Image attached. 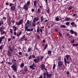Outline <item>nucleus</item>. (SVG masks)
<instances>
[{
	"instance_id": "f257e3e1",
	"label": "nucleus",
	"mask_w": 78,
	"mask_h": 78,
	"mask_svg": "<svg viewBox=\"0 0 78 78\" xmlns=\"http://www.w3.org/2000/svg\"><path fill=\"white\" fill-rule=\"evenodd\" d=\"M12 61L13 62L14 64L11 66V67L12 69H14L15 71H16L17 68H16V67L17 65H16V63H17V61L14 59H12Z\"/></svg>"
},
{
	"instance_id": "f03ea898",
	"label": "nucleus",
	"mask_w": 78,
	"mask_h": 78,
	"mask_svg": "<svg viewBox=\"0 0 78 78\" xmlns=\"http://www.w3.org/2000/svg\"><path fill=\"white\" fill-rule=\"evenodd\" d=\"M37 59H35L34 60V61L36 62V63H38L39 62V60H40V57L38 56L37 57Z\"/></svg>"
},
{
	"instance_id": "7ed1b4c3",
	"label": "nucleus",
	"mask_w": 78,
	"mask_h": 78,
	"mask_svg": "<svg viewBox=\"0 0 78 78\" xmlns=\"http://www.w3.org/2000/svg\"><path fill=\"white\" fill-rule=\"evenodd\" d=\"M16 25H17L18 26H19L20 25H21V24L23 23V20H21L19 21L18 23L17 22H16Z\"/></svg>"
},
{
	"instance_id": "20e7f679",
	"label": "nucleus",
	"mask_w": 78,
	"mask_h": 78,
	"mask_svg": "<svg viewBox=\"0 0 78 78\" xmlns=\"http://www.w3.org/2000/svg\"><path fill=\"white\" fill-rule=\"evenodd\" d=\"M34 67H36V65L35 63H33L32 65L30 66V69H31L32 70H34L35 68H34Z\"/></svg>"
},
{
	"instance_id": "39448f33",
	"label": "nucleus",
	"mask_w": 78,
	"mask_h": 78,
	"mask_svg": "<svg viewBox=\"0 0 78 78\" xmlns=\"http://www.w3.org/2000/svg\"><path fill=\"white\" fill-rule=\"evenodd\" d=\"M63 65V62L62 61L59 62L58 63V67H61V66H62Z\"/></svg>"
},
{
	"instance_id": "423d86ee",
	"label": "nucleus",
	"mask_w": 78,
	"mask_h": 78,
	"mask_svg": "<svg viewBox=\"0 0 78 78\" xmlns=\"http://www.w3.org/2000/svg\"><path fill=\"white\" fill-rule=\"evenodd\" d=\"M28 5H27V4H25L23 6V8H24V9L26 11L28 9Z\"/></svg>"
},
{
	"instance_id": "0eeeda50",
	"label": "nucleus",
	"mask_w": 78,
	"mask_h": 78,
	"mask_svg": "<svg viewBox=\"0 0 78 78\" xmlns=\"http://www.w3.org/2000/svg\"><path fill=\"white\" fill-rule=\"evenodd\" d=\"M46 76H47V78H49H49H50L51 76V74H48V72H47L46 73Z\"/></svg>"
},
{
	"instance_id": "6e6552de",
	"label": "nucleus",
	"mask_w": 78,
	"mask_h": 78,
	"mask_svg": "<svg viewBox=\"0 0 78 78\" xmlns=\"http://www.w3.org/2000/svg\"><path fill=\"white\" fill-rule=\"evenodd\" d=\"M45 65H44V64H42L41 65V70H44V69H45Z\"/></svg>"
},
{
	"instance_id": "1a4fd4ad",
	"label": "nucleus",
	"mask_w": 78,
	"mask_h": 78,
	"mask_svg": "<svg viewBox=\"0 0 78 78\" xmlns=\"http://www.w3.org/2000/svg\"><path fill=\"white\" fill-rule=\"evenodd\" d=\"M39 20V18L35 17L34 19V22H35L36 21L37 22Z\"/></svg>"
},
{
	"instance_id": "9d476101",
	"label": "nucleus",
	"mask_w": 78,
	"mask_h": 78,
	"mask_svg": "<svg viewBox=\"0 0 78 78\" xmlns=\"http://www.w3.org/2000/svg\"><path fill=\"white\" fill-rule=\"evenodd\" d=\"M15 8H16L15 6H12L10 8L11 11H14V10H15Z\"/></svg>"
},
{
	"instance_id": "9b49d317",
	"label": "nucleus",
	"mask_w": 78,
	"mask_h": 78,
	"mask_svg": "<svg viewBox=\"0 0 78 78\" xmlns=\"http://www.w3.org/2000/svg\"><path fill=\"white\" fill-rule=\"evenodd\" d=\"M7 55L9 56H11V52L9 51H8L7 52Z\"/></svg>"
},
{
	"instance_id": "f8f14e48",
	"label": "nucleus",
	"mask_w": 78,
	"mask_h": 78,
	"mask_svg": "<svg viewBox=\"0 0 78 78\" xmlns=\"http://www.w3.org/2000/svg\"><path fill=\"white\" fill-rule=\"evenodd\" d=\"M48 55H51V50H49V51H48Z\"/></svg>"
},
{
	"instance_id": "ddd939ff",
	"label": "nucleus",
	"mask_w": 78,
	"mask_h": 78,
	"mask_svg": "<svg viewBox=\"0 0 78 78\" xmlns=\"http://www.w3.org/2000/svg\"><path fill=\"white\" fill-rule=\"evenodd\" d=\"M30 20H27V22L26 23V24H25V26H28V25H29V23H30Z\"/></svg>"
},
{
	"instance_id": "4468645a",
	"label": "nucleus",
	"mask_w": 78,
	"mask_h": 78,
	"mask_svg": "<svg viewBox=\"0 0 78 78\" xmlns=\"http://www.w3.org/2000/svg\"><path fill=\"white\" fill-rule=\"evenodd\" d=\"M34 6L36 7V6L37 5V1H34Z\"/></svg>"
},
{
	"instance_id": "2eb2a0df",
	"label": "nucleus",
	"mask_w": 78,
	"mask_h": 78,
	"mask_svg": "<svg viewBox=\"0 0 78 78\" xmlns=\"http://www.w3.org/2000/svg\"><path fill=\"white\" fill-rule=\"evenodd\" d=\"M12 28H13L14 30L15 31H16V30H17V27H15V26H13Z\"/></svg>"
},
{
	"instance_id": "dca6fc26",
	"label": "nucleus",
	"mask_w": 78,
	"mask_h": 78,
	"mask_svg": "<svg viewBox=\"0 0 78 78\" xmlns=\"http://www.w3.org/2000/svg\"><path fill=\"white\" fill-rule=\"evenodd\" d=\"M37 33H39V32L40 31V28H39V27H37Z\"/></svg>"
},
{
	"instance_id": "f3484780",
	"label": "nucleus",
	"mask_w": 78,
	"mask_h": 78,
	"mask_svg": "<svg viewBox=\"0 0 78 78\" xmlns=\"http://www.w3.org/2000/svg\"><path fill=\"white\" fill-rule=\"evenodd\" d=\"M31 50H32V49L31 48V47H29L28 48V50H27L28 52H30V51H31Z\"/></svg>"
},
{
	"instance_id": "a211bd4d",
	"label": "nucleus",
	"mask_w": 78,
	"mask_h": 78,
	"mask_svg": "<svg viewBox=\"0 0 78 78\" xmlns=\"http://www.w3.org/2000/svg\"><path fill=\"white\" fill-rule=\"evenodd\" d=\"M70 20V19L69 18H65V20L66 21H69V20Z\"/></svg>"
},
{
	"instance_id": "6ab92c4d",
	"label": "nucleus",
	"mask_w": 78,
	"mask_h": 78,
	"mask_svg": "<svg viewBox=\"0 0 78 78\" xmlns=\"http://www.w3.org/2000/svg\"><path fill=\"white\" fill-rule=\"evenodd\" d=\"M25 35H24L20 39V41H22V39H25Z\"/></svg>"
},
{
	"instance_id": "aec40b11",
	"label": "nucleus",
	"mask_w": 78,
	"mask_h": 78,
	"mask_svg": "<svg viewBox=\"0 0 78 78\" xmlns=\"http://www.w3.org/2000/svg\"><path fill=\"white\" fill-rule=\"evenodd\" d=\"M70 33L72 34H74V33L75 32H74V31H73V30H70Z\"/></svg>"
},
{
	"instance_id": "412c9836",
	"label": "nucleus",
	"mask_w": 78,
	"mask_h": 78,
	"mask_svg": "<svg viewBox=\"0 0 78 78\" xmlns=\"http://www.w3.org/2000/svg\"><path fill=\"white\" fill-rule=\"evenodd\" d=\"M46 75H47V73H44L43 74V78H46Z\"/></svg>"
},
{
	"instance_id": "4be33fe9",
	"label": "nucleus",
	"mask_w": 78,
	"mask_h": 78,
	"mask_svg": "<svg viewBox=\"0 0 78 78\" xmlns=\"http://www.w3.org/2000/svg\"><path fill=\"white\" fill-rule=\"evenodd\" d=\"M40 19H41V22H42V21H43V20H44L43 16H41L40 18Z\"/></svg>"
},
{
	"instance_id": "5701e85b",
	"label": "nucleus",
	"mask_w": 78,
	"mask_h": 78,
	"mask_svg": "<svg viewBox=\"0 0 78 78\" xmlns=\"http://www.w3.org/2000/svg\"><path fill=\"white\" fill-rule=\"evenodd\" d=\"M9 49L10 51H11V52H12V49L11 48V46H10L9 47Z\"/></svg>"
},
{
	"instance_id": "b1692460",
	"label": "nucleus",
	"mask_w": 78,
	"mask_h": 78,
	"mask_svg": "<svg viewBox=\"0 0 78 78\" xmlns=\"http://www.w3.org/2000/svg\"><path fill=\"white\" fill-rule=\"evenodd\" d=\"M66 57V59L67 60H69V56H70L69 55H67L65 56Z\"/></svg>"
},
{
	"instance_id": "393cba45",
	"label": "nucleus",
	"mask_w": 78,
	"mask_h": 78,
	"mask_svg": "<svg viewBox=\"0 0 78 78\" xmlns=\"http://www.w3.org/2000/svg\"><path fill=\"white\" fill-rule=\"evenodd\" d=\"M3 31V27H1L0 28V32H1V34H2V32Z\"/></svg>"
},
{
	"instance_id": "a878e982",
	"label": "nucleus",
	"mask_w": 78,
	"mask_h": 78,
	"mask_svg": "<svg viewBox=\"0 0 78 78\" xmlns=\"http://www.w3.org/2000/svg\"><path fill=\"white\" fill-rule=\"evenodd\" d=\"M60 27H61L62 28H66V25H61L60 26Z\"/></svg>"
},
{
	"instance_id": "bb28decb",
	"label": "nucleus",
	"mask_w": 78,
	"mask_h": 78,
	"mask_svg": "<svg viewBox=\"0 0 78 78\" xmlns=\"http://www.w3.org/2000/svg\"><path fill=\"white\" fill-rule=\"evenodd\" d=\"M40 11H41V9H38L37 12V14H39V13L40 12Z\"/></svg>"
},
{
	"instance_id": "cd10ccee",
	"label": "nucleus",
	"mask_w": 78,
	"mask_h": 78,
	"mask_svg": "<svg viewBox=\"0 0 78 78\" xmlns=\"http://www.w3.org/2000/svg\"><path fill=\"white\" fill-rule=\"evenodd\" d=\"M44 58V56H42L40 58V61H42V60Z\"/></svg>"
},
{
	"instance_id": "c85d7f7f",
	"label": "nucleus",
	"mask_w": 78,
	"mask_h": 78,
	"mask_svg": "<svg viewBox=\"0 0 78 78\" xmlns=\"http://www.w3.org/2000/svg\"><path fill=\"white\" fill-rule=\"evenodd\" d=\"M55 19L56 20H57V21H59V20H59V18H58V17L55 18Z\"/></svg>"
},
{
	"instance_id": "c756f323",
	"label": "nucleus",
	"mask_w": 78,
	"mask_h": 78,
	"mask_svg": "<svg viewBox=\"0 0 78 78\" xmlns=\"http://www.w3.org/2000/svg\"><path fill=\"white\" fill-rule=\"evenodd\" d=\"M30 4V1H28L27 2V4H26V5L27 6H29V5Z\"/></svg>"
},
{
	"instance_id": "7c9ffc66",
	"label": "nucleus",
	"mask_w": 78,
	"mask_h": 78,
	"mask_svg": "<svg viewBox=\"0 0 78 78\" xmlns=\"http://www.w3.org/2000/svg\"><path fill=\"white\" fill-rule=\"evenodd\" d=\"M20 66L22 68L24 66V63H23L21 64L20 65Z\"/></svg>"
},
{
	"instance_id": "2f4dec72",
	"label": "nucleus",
	"mask_w": 78,
	"mask_h": 78,
	"mask_svg": "<svg viewBox=\"0 0 78 78\" xmlns=\"http://www.w3.org/2000/svg\"><path fill=\"white\" fill-rule=\"evenodd\" d=\"M64 61L65 64H67V59H66V58H64Z\"/></svg>"
},
{
	"instance_id": "473e14b6",
	"label": "nucleus",
	"mask_w": 78,
	"mask_h": 78,
	"mask_svg": "<svg viewBox=\"0 0 78 78\" xmlns=\"http://www.w3.org/2000/svg\"><path fill=\"white\" fill-rule=\"evenodd\" d=\"M75 23L74 22H72L70 23V25H71L72 26H73V25H75Z\"/></svg>"
},
{
	"instance_id": "72a5a7b5",
	"label": "nucleus",
	"mask_w": 78,
	"mask_h": 78,
	"mask_svg": "<svg viewBox=\"0 0 78 78\" xmlns=\"http://www.w3.org/2000/svg\"><path fill=\"white\" fill-rule=\"evenodd\" d=\"M48 47V44H46L45 47H44V50H45V49H46V48H47V47Z\"/></svg>"
},
{
	"instance_id": "f704fd0d",
	"label": "nucleus",
	"mask_w": 78,
	"mask_h": 78,
	"mask_svg": "<svg viewBox=\"0 0 78 78\" xmlns=\"http://www.w3.org/2000/svg\"><path fill=\"white\" fill-rule=\"evenodd\" d=\"M55 67H56V65H55V64H54L53 68V70H55Z\"/></svg>"
},
{
	"instance_id": "c9c22d12",
	"label": "nucleus",
	"mask_w": 78,
	"mask_h": 78,
	"mask_svg": "<svg viewBox=\"0 0 78 78\" xmlns=\"http://www.w3.org/2000/svg\"><path fill=\"white\" fill-rule=\"evenodd\" d=\"M71 42L72 43V44H73L74 42H75V40H73L71 41Z\"/></svg>"
},
{
	"instance_id": "e433bc0d",
	"label": "nucleus",
	"mask_w": 78,
	"mask_h": 78,
	"mask_svg": "<svg viewBox=\"0 0 78 78\" xmlns=\"http://www.w3.org/2000/svg\"><path fill=\"white\" fill-rule=\"evenodd\" d=\"M0 39H1L2 40L5 39V36L1 37L0 38Z\"/></svg>"
},
{
	"instance_id": "4c0bfd02",
	"label": "nucleus",
	"mask_w": 78,
	"mask_h": 78,
	"mask_svg": "<svg viewBox=\"0 0 78 78\" xmlns=\"http://www.w3.org/2000/svg\"><path fill=\"white\" fill-rule=\"evenodd\" d=\"M32 58V55H31L29 56V60H30V59H31Z\"/></svg>"
},
{
	"instance_id": "58836bf2",
	"label": "nucleus",
	"mask_w": 78,
	"mask_h": 78,
	"mask_svg": "<svg viewBox=\"0 0 78 78\" xmlns=\"http://www.w3.org/2000/svg\"><path fill=\"white\" fill-rule=\"evenodd\" d=\"M28 26H26L25 28V31H27V29H28Z\"/></svg>"
},
{
	"instance_id": "ea45409f",
	"label": "nucleus",
	"mask_w": 78,
	"mask_h": 78,
	"mask_svg": "<svg viewBox=\"0 0 78 78\" xmlns=\"http://www.w3.org/2000/svg\"><path fill=\"white\" fill-rule=\"evenodd\" d=\"M28 68H24V70L25 71V72H27V71H28Z\"/></svg>"
},
{
	"instance_id": "a19ab883",
	"label": "nucleus",
	"mask_w": 78,
	"mask_h": 78,
	"mask_svg": "<svg viewBox=\"0 0 78 78\" xmlns=\"http://www.w3.org/2000/svg\"><path fill=\"white\" fill-rule=\"evenodd\" d=\"M13 34L15 36H16V35H17V33H16V32L15 31L13 32Z\"/></svg>"
},
{
	"instance_id": "79ce46f5",
	"label": "nucleus",
	"mask_w": 78,
	"mask_h": 78,
	"mask_svg": "<svg viewBox=\"0 0 78 78\" xmlns=\"http://www.w3.org/2000/svg\"><path fill=\"white\" fill-rule=\"evenodd\" d=\"M2 24L3 25V21H2H2L0 22V26L2 25Z\"/></svg>"
},
{
	"instance_id": "37998d69",
	"label": "nucleus",
	"mask_w": 78,
	"mask_h": 78,
	"mask_svg": "<svg viewBox=\"0 0 78 78\" xmlns=\"http://www.w3.org/2000/svg\"><path fill=\"white\" fill-rule=\"evenodd\" d=\"M69 23H70V22H67L66 23V25H69Z\"/></svg>"
},
{
	"instance_id": "c03bdc74",
	"label": "nucleus",
	"mask_w": 78,
	"mask_h": 78,
	"mask_svg": "<svg viewBox=\"0 0 78 78\" xmlns=\"http://www.w3.org/2000/svg\"><path fill=\"white\" fill-rule=\"evenodd\" d=\"M35 50H37V51H39V48H37V47H35Z\"/></svg>"
},
{
	"instance_id": "a18cd8bd",
	"label": "nucleus",
	"mask_w": 78,
	"mask_h": 78,
	"mask_svg": "<svg viewBox=\"0 0 78 78\" xmlns=\"http://www.w3.org/2000/svg\"><path fill=\"white\" fill-rule=\"evenodd\" d=\"M10 33H12V29H10Z\"/></svg>"
},
{
	"instance_id": "49530a36",
	"label": "nucleus",
	"mask_w": 78,
	"mask_h": 78,
	"mask_svg": "<svg viewBox=\"0 0 78 78\" xmlns=\"http://www.w3.org/2000/svg\"><path fill=\"white\" fill-rule=\"evenodd\" d=\"M58 34H59V36H60L61 37H62V34H61V33L59 32H58Z\"/></svg>"
},
{
	"instance_id": "de8ad7c7",
	"label": "nucleus",
	"mask_w": 78,
	"mask_h": 78,
	"mask_svg": "<svg viewBox=\"0 0 78 78\" xmlns=\"http://www.w3.org/2000/svg\"><path fill=\"white\" fill-rule=\"evenodd\" d=\"M72 6H71L69 7V9H68L69 10H70V9H72Z\"/></svg>"
},
{
	"instance_id": "09e8293b",
	"label": "nucleus",
	"mask_w": 78,
	"mask_h": 78,
	"mask_svg": "<svg viewBox=\"0 0 78 78\" xmlns=\"http://www.w3.org/2000/svg\"><path fill=\"white\" fill-rule=\"evenodd\" d=\"M32 56L33 58H36V57H35V55H32Z\"/></svg>"
},
{
	"instance_id": "8fccbe9b",
	"label": "nucleus",
	"mask_w": 78,
	"mask_h": 78,
	"mask_svg": "<svg viewBox=\"0 0 78 78\" xmlns=\"http://www.w3.org/2000/svg\"><path fill=\"white\" fill-rule=\"evenodd\" d=\"M66 73H67V75H69L70 74V73H69V71L67 72Z\"/></svg>"
},
{
	"instance_id": "3c124183",
	"label": "nucleus",
	"mask_w": 78,
	"mask_h": 78,
	"mask_svg": "<svg viewBox=\"0 0 78 78\" xmlns=\"http://www.w3.org/2000/svg\"><path fill=\"white\" fill-rule=\"evenodd\" d=\"M34 30L33 28H31V29H30V31H33Z\"/></svg>"
},
{
	"instance_id": "603ef678",
	"label": "nucleus",
	"mask_w": 78,
	"mask_h": 78,
	"mask_svg": "<svg viewBox=\"0 0 78 78\" xmlns=\"http://www.w3.org/2000/svg\"><path fill=\"white\" fill-rule=\"evenodd\" d=\"M3 45L2 44V46H0V50H2V46H3Z\"/></svg>"
},
{
	"instance_id": "864d4df0",
	"label": "nucleus",
	"mask_w": 78,
	"mask_h": 78,
	"mask_svg": "<svg viewBox=\"0 0 78 78\" xmlns=\"http://www.w3.org/2000/svg\"><path fill=\"white\" fill-rule=\"evenodd\" d=\"M74 34L76 35V36H77V33H76V32H74Z\"/></svg>"
},
{
	"instance_id": "5fc2aeb1",
	"label": "nucleus",
	"mask_w": 78,
	"mask_h": 78,
	"mask_svg": "<svg viewBox=\"0 0 78 78\" xmlns=\"http://www.w3.org/2000/svg\"><path fill=\"white\" fill-rule=\"evenodd\" d=\"M6 34V32L5 31H3L2 34Z\"/></svg>"
},
{
	"instance_id": "6e6d98bb",
	"label": "nucleus",
	"mask_w": 78,
	"mask_h": 78,
	"mask_svg": "<svg viewBox=\"0 0 78 78\" xmlns=\"http://www.w3.org/2000/svg\"><path fill=\"white\" fill-rule=\"evenodd\" d=\"M36 25L34 23H32V27H35Z\"/></svg>"
},
{
	"instance_id": "4d7b16f0",
	"label": "nucleus",
	"mask_w": 78,
	"mask_h": 78,
	"mask_svg": "<svg viewBox=\"0 0 78 78\" xmlns=\"http://www.w3.org/2000/svg\"><path fill=\"white\" fill-rule=\"evenodd\" d=\"M12 39H16V37H15V36H12Z\"/></svg>"
},
{
	"instance_id": "13d9d810",
	"label": "nucleus",
	"mask_w": 78,
	"mask_h": 78,
	"mask_svg": "<svg viewBox=\"0 0 78 78\" xmlns=\"http://www.w3.org/2000/svg\"><path fill=\"white\" fill-rule=\"evenodd\" d=\"M26 30L27 31H30V29H27Z\"/></svg>"
},
{
	"instance_id": "bf43d9fd",
	"label": "nucleus",
	"mask_w": 78,
	"mask_h": 78,
	"mask_svg": "<svg viewBox=\"0 0 78 78\" xmlns=\"http://www.w3.org/2000/svg\"><path fill=\"white\" fill-rule=\"evenodd\" d=\"M31 11L32 12H34V9H31Z\"/></svg>"
},
{
	"instance_id": "052dcab7",
	"label": "nucleus",
	"mask_w": 78,
	"mask_h": 78,
	"mask_svg": "<svg viewBox=\"0 0 78 78\" xmlns=\"http://www.w3.org/2000/svg\"><path fill=\"white\" fill-rule=\"evenodd\" d=\"M2 42V39H1L0 38V44H1Z\"/></svg>"
},
{
	"instance_id": "680f3d73",
	"label": "nucleus",
	"mask_w": 78,
	"mask_h": 78,
	"mask_svg": "<svg viewBox=\"0 0 78 78\" xmlns=\"http://www.w3.org/2000/svg\"><path fill=\"white\" fill-rule=\"evenodd\" d=\"M11 38H9L8 39V41H11Z\"/></svg>"
},
{
	"instance_id": "e2e57ef3",
	"label": "nucleus",
	"mask_w": 78,
	"mask_h": 78,
	"mask_svg": "<svg viewBox=\"0 0 78 78\" xmlns=\"http://www.w3.org/2000/svg\"><path fill=\"white\" fill-rule=\"evenodd\" d=\"M3 19H4V20H6V17H3Z\"/></svg>"
},
{
	"instance_id": "0e129e2a",
	"label": "nucleus",
	"mask_w": 78,
	"mask_h": 78,
	"mask_svg": "<svg viewBox=\"0 0 78 78\" xmlns=\"http://www.w3.org/2000/svg\"><path fill=\"white\" fill-rule=\"evenodd\" d=\"M40 23V22H38L36 23V25H39V24Z\"/></svg>"
},
{
	"instance_id": "69168bd1",
	"label": "nucleus",
	"mask_w": 78,
	"mask_h": 78,
	"mask_svg": "<svg viewBox=\"0 0 78 78\" xmlns=\"http://www.w3.org/2000/svg\"><path fill=\"white\" fill-rule=\"evenodd\" d=\"M37 39H40V37H39V35L37 36Z\"/></svg>"
},
{
	"instance_id": "338daca9",
	"label": "nucleus",
	"mask_w": 78,
	"mask_h": 78,
	"mask_svg": "<svg viewBox=\"0 0 78 78\" xmlns=\"http://www.w3.org/2000/svg\"><path fill=\"white\" fill-rule=\"evenodd\" d=\"M40 31L42 33V29H40Z\"/></svg>"
},
{
	"instance_id": "774afa93",
	"label": "nucleus",
	"mask_w": 78,
	"mask_h": 78,
	"mask_svg": "<svg viewBox=\"0 0 78 78\" xmlns=\"http://www.w3.org/2000/svg\"><path fill=\"white\" fill-rule=\"evenodd\" d=\"M38 78H43V77H42V75L40 76Z\"/></svg>"
}]
</instances>
